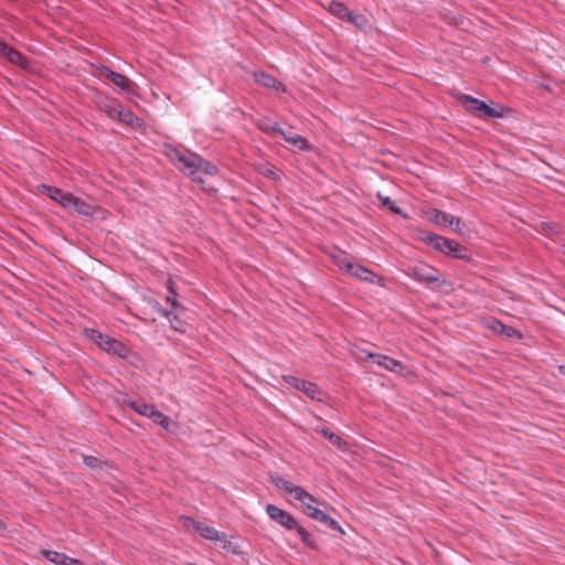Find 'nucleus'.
Instances as JSON below:
<instances>
[{
  "instance_id": "obj_1",
  "label": "nucleus",
  "mask_w": 565,
  "mask_h": 565,
  "mask_svg": "<svg viewBox=\"0 0 565 565\" xmlns=\"http://www.w3.org/2000/svg\"><path fill=\"white\" fill-rule=\"evenodd\" d=\"M285 492H288L292 498L298 501L307 514L331 530L339 532L341 535L345 534L343 527L337 520L330 516L327 512L321 510L320 505H328L326 502H320L318 498L308 492L300 486H295L285 481Z\"/></svg>"
},
{
  "instance_id": "obj_2",
  "label": "nucleus",
  "mask_w": 565,
  "mask_h": 565,
  "mask_svg": "<svg viewBox=\"0 0 565 565\" xmlns=\"http://www.w3.org/2000/svg\"><path fill=\"white\" fill-rule=\"evenodd\" d=\"M170 160L177 166V168L184 174L190 175L193 180L202 182L199 173L213 175L217 172L216 166L206 161L202 157L191 153L185 156L181 153L177 148L170 147L167 151Z\"/></svg>"
},
{
  "instance_id": "obj_3",
  "label": "nucleus",
  "mask_w": 565,
  "mask_h": 565,
  "mask_svg": "<svg viewBox=\"0 0 565 565\" xmlns=\"http://www.w3.org/2000/svg\"><path fill=\"white\" fill-rule=\"evenodd\" d=\"M179 523L181 524L184 531L189 533H196L202 539L218 544L223 550L231 551L234 554L238 553V551L233 548L232 541L227 537V535L224 532L216 530L206 522L196 520L188 515H181L179 518Z\"/></svg>"
},
{
  "instance_id": "obj_4",
  "label": "nucleus",
  "mask_w": 565,
  "mask_h": 565,
  "mask_svg": "<svg viewBox=\"0 0 565 565\" xmlns=\"http://www.w3.org/2000/svg\"><path fill=\"white\" fill-rule=\"evenodd\" d=\"M40 191L47 195L51 200L58 203L61 206L66 209H74L78 214L84 216H93L97 210V206H93L81 198L75 196L70 192H65L62 189L42 184L39 186Z\"/></svg>"
},
{
  "instance_id": "obj_5",
  "label": "nucleus",
  "mask_w": 565,
  "mask_h": 565,
  "mask_svg": "<svg viewBox=\"0 0 565 565\" xmlns=\"http://www.w3.org/2000/svg\"><path fill=\"white\" fill-rule=\"evenodd\" d=\"M100 109L113 120L117 119L120 122L136 130H143L145 122L137 117L131 110L122 108L118 103L104 105Z\"/></svg>"
},
{
  "instance_id": "obj_6",
  "label": "nucleus",
  "mask_w": 565,
  "mask_h": 565,
  "mask_svg": "<svg viewBox=\"0 0 565 565\" xmlns=\"http://www.w3.org/2000/svg\"><path fill=\"white\" fill-rule=\"evenodd\" d=\"M86 333L100 349L105 350L106 352L121 358L128 355V348L119 340L111 338L108 334L102 333L95 329L87 330Z\"/></svg>"
},
{
  "instance_id": "obj_7",
  "label": "nucleus",
  "mask_w": 565,
  "mask_h": 565,
  "mask_svg": "<svg viewBox=\"0 0 565 565\" xmlns=\"http://www.w3.org/2000/svg\"><path fill=\"white\" fill-rule=\"evenodd\" d=\"M424 242L443 254L452 256L455 258H465V248L454 239L446 238L437 234H430L424 238Z\"/></svg>"
},
{
  "instance_id": "obj_8",
  "label": "nucleus",
  "mask_w": 565,
  "mask_h": 565,
  "mask_svg": "<svg viewBox=\"0 0 565 565\" xmlns=\"http://www.w3.org/2000/svg\"><path fill=\"white\" fill-rule=\"evenodd\" d=\"M285 530L290 534L288 540L292 536L298 537L307 547L317 550L318 544L313 536L296 520L295 516L285 512Z\"/></svg>"
},
{
  "instance_id": "obj_9",
  "label": "nucleus",
  "mask_w": 565,
  "mask_h": 565,
  "mask_svg": "<svg viewBox=\"0 0 565 565\" xmlns=\"http://www.w3.org/2000/svg\"><path fill=\"white\" fill-rule=\"evenodd\" d=\"M285 383L288 384L290 387L302 392L305 395H307L312 401H317L320 403L324 402V393L322 390L315 383L305 381L299 377L295 376H285Z\"/></svg>"
},
{
  "instance_id": "obj_10",
  "label": "nucleus",
  "mask_w": 565,
  "mask_h": 565,
  "mask_svg": "<svg viewBox=\"0 0 565 565\" xmlns=\"http://www.w3.org/2000/svg\"><path fill=\"white\" fill-rule=\"evenodd\" d=\"M424 217L441 227L449 226L456 232H460V220L437 209H428L423 211Z\"/></svg>"
},
{
  "instance_id": "obj_11",
  "label": "nucleus",
  "mask_w": 565,
  "mask_h": 565,
  "mask_svg": "<svg viewBox=\"0 0 565 565\" xmlns=\"http://www.w3.org/2000/svg\"><path fill=\"white\" fill-rule=\"evenodd\" d=\"M97 68L99 70L100 76L108 78L115 86L120 88L122 92H126L128 94L135 93L136 84L125 74L111 71L109 67L103 64H99Z\"/></svg>"
},
{
  "instance_id": "obj_12",
  "label": "nucleus",
  "mask_w": 565,
  "mask_h": 565,
  "mask_svg": "<svg viewBox=\"0 0 565 565\" xmlns=\"http://www.w3.org/2000/svg\"><path fill=\"white\" fill-rule=\"evenodd\" d=\"M408 276L420 282H437L440 279L439 271L424 263L411 267Z\"/></svg>"
},
{
  "instance_id": "obj_13",
  "label": "nucleus",
  "mask_w": 565,
  "mask_h": 565,
  "mask_svg": "<svg viewBox=\"0 0 565 565\" xmlns=\"http://www.w3.org/2000/svg\"><path fill=\"white\" fill-rule=\"evenodd\" d=\"M367 358L371 359L379 366L395 373L403 374L405 371L404 365L398 360L384 354L367 353Z\"/></svg>"
},
{
  "instance_id": "obj_14",
  "label": "nucleus",
  "mask_w": 565,
  "mask_h": 565,
  "mask_svg": "<svg viewBox=\"0 0 565 565\" xmlns=\"http://www.w3.org/2000/svg\"><path fill=\"white\" fill-rule=\"evenodd\" d=\"M347 274L363 281L383 285V279L381 277L360 264L352 263V265L349 266Z\"/></svg>"
},
{
  "instance_id": "obj_15",
  "label": "nucleus",
  "mask_w": 565,
  "mask_h": 565,
  "mask_svg": "<svg viewBox=\"0 0 565 565\" xmlns=\"http://www.w3.org/2000/svg\"><path fill=\"white\" fill-rule=\"evenodd\" d=\"M509 113V109L501 104L491 102L487 104L483 102L481 105L480 116L487 118H502Z\"/></svg>"
},
{
  "instance_id": "obj_16",
  "label": "nucleus",
  "mask_w": 565,
  "mask_h": 565,
  "mask_svg": "<svg viewBox=\"0 0 565 565\" xmlns=\"http://www.w3.org/2000/svg\"><path fill=\"white\" fill-rule=\"evenodd\" d=\"M318 431L339 450H341V451L349 450L348 441L340 435L333 433L329 427H327V426L320 427L318 429Z\"/></svg>"
},
{
  "instance_id": "obj_17",
  "label": "nucleus",
  "mask_w": 565,
  "mask_h": 565,
  "mask_svg": "<svg viewBox=\"0 0 565 565\" xmlns=\"http://www.w3.org/2000/svg\"><path fill=\"white\" fill-rule=\"evenodd\" d=\"M11 63L19 65L22 68L29 67V60L26 56H24L21 52L17 51L15 49L8 46V50H6L3 54Z\"/></svg>"
},
{
  "instance_id": "obj_18",
  "label": "nucleus",
  "mask_w": 565,
  "mask_h": 565,
  "mask_svg": "<svg viewBox=\"0 0 565 565\" xmlns=\"http://www.w3.org/2000/svg\"><path fill=\"white\" fill-rule=\"evenodd\" d=\"M129 407L137 414L149 418L151 412L156 406L145 401H131L129 402Z\"/></svg>"
},
{
  "instance_id": "obj_19",
  "label": "nucleus",
  "mask_w": 565,
  "mask_h": 565,
  "mask_svg": "<svg viewBox=\"0 0 565 565\" xmlns=\"http://www.w3.org/2000/svg\"><path fill=\"white\" fill-rule=\"evenodd\" d=\"M331 258L341 270L347 273L349 266L352 265V260L349 258L348 254L342 250H335L331 254Z\"/></svg>"
},
{
  "instance_id": "obj_20",
  "label": "nucleus",
  "mask_w": 565,
  "mask_h": 565,
  "mask_svg": "<svg viewBox=\"0 0 565 565\" xmlns=\"http://www.w3.org/2000/svg\"><path fill=\"white\" fill-rule=\"evenodd\" d=\"M254 79L257 84L267 88H277L278 81L265 72H255Z\"/></svg>"
},
{
  "instance_id": "obj_21",
  "label": "nucleus",
  "mask_w": 565,
  "mask_h": 565,
  "mask_svg": "<svg viewBox=\"0 0 565 565\" xmlns=\"http://www.w3.org/2000/svg\"><path fill=\"white\" fill-rule=\"evenodd\" d=\"M149 418L152 419L156 424H158L166 430H169L172 426V420L170 419V417L164 415L159 409H157V407L153 408Z\"/></svg>"
},
{
  "instance_id": "obj_22",
  "label": "nucleus",
  "mask_w": 565,
  "mask_h": 565,
  "mask_svg": "<svg viewBox=\"0 0 565 565\" xmlns=\"http://www.w3.org/2000/svg\"><path fill=\"white\" fill-rule=\"evenodd\" d=\"M285 141H287L295 149L300 150V151L309 150L310 149L308 140L306 138H303L302 136H299V135H294V136H286L285 135Z\"/></svg>"
},
{
  "instance_id": "obj_23",
  "label": "nucleus",
  "mask_w": 565,
  "mask_h": 565,
  "mask_svg": "<svg viewBox=\"0 0 565 565\" xmlns=\"http://www.w3.org/2000/svg\"><path fill=\"white\" fill-rule=\"evenodd\" d=\"M328 10L330 13H332L333 15H335L337 18L342 19V20H345L350 12V10L345 7V4L342 2H339V1H332L329 4Z\"/></svg>"
},
{
  "instance_id": "obj_24",
  "label": "nucleus",
  "mask_w": 565,
  "mask_h": 565,
  "mask_svg": "<svg viewBox=\"0 0 565 565\" xmlns=\"http://www.w3.org/2000/svg\"><path fill=\"white\" fill-rule=\"evenodd\" d=\"M462 104L469 111L480 116L481 105L483 104L482 100H479L471 96H463Z\"/></svg>"
},
{
  "instance_id": "obj_25",
  "label": "nucleus",
  "mask_w": 565,
  "mask_h": 565,
  "mask_svg": "<svg viewBox=\"0 0 565 565\" xmlns=\"http://www.w3.org/2000/svg\"><path fill=\"white\" fill-rule=\"evenodd\" d=\"M164 316L170 320L171 327L181 333L185 332V322L180 319L177 315H173L170 311H166Z\"/></svg>"
},
{
  "instance_id": "obj_26",
  "label": "nucleus",
  "mask_w": 565,
  "mask_h": 565,
  "mask_svg": "<svg viewBox=\"0 0 565 565\" xmlns=\"http://www.w3.org/2000/svg\"><path fill=\"white\" fill-rule=\"evenodd\" d=\"M345 21H349L351 22L352 24L359 26V28H363L366 25V19L364 18V15L362 14H359V13H355L353 11H350Z\"/></svg>"
},
{
  "instance_id": "obj_27",
  "label": "nucleus",
  "mask_w": 565,
  "mask_h": 565,
  "mask_svg": "<svg viewBox=\"0 0 565 565\" xmlns=\"http://www.w3.org/2000/svg\"><path fill=\"white\" fill-rule=\"evenodd\" d=\"M267 513L268 515L278 522H282V510L274 504L267 505Z\"/></svg>"
},
{
  "instance_id": "obj_28",
  "label": "nucleus",
  "mask_w": 565,
  "mask_h": 565,
  "mask_svg": "<svg viewBox=\"0 0 565 565\" xmlns=\"http://www.w3.org/2000/svg\"><path fill=\"white\" fill-rule=\"evenodd\" d=\"M486 327L498 334H501L502 331L504 330V324L497 319L488 321L486 323Z\"/></svg>"
},
{
  "instance_id": "obj_29",
  "label": "nucleus",
  "mask_w": 565,
  "mask_h": 565,
  "mask_svg": "<svg viewBox=\"0 0 565 565\" xmlns=\"http://www.w3.org/2000/svg\"><path fill=\"white\" fill-rule=\"evenodd\" d=\"M501 334H503L510 339H513V338L521 339L522 338V334L520 331H518L516 329H514L512 327L505 326V324H504V330L502 331Z\"/></svg>"
},
{
  "instance_id": "obj_30",
  "label": "nucleus",
  "mask_w": 565,
  "mask_h": 565,
  "mask_svg": "<svg viewBox=\"0 0 565 565\" xmlns=\"http://www.w3.org/2000/svg\"><path fill=\"white\" fill-rule=\"evenodd\" d=\"M380 200L382 201L383 205L390 207V210L393 211L394 213H396V214L402 213L401 210L397 206H395V204L388 196L380 195Z\"/></svg>"
},
{
  "instance_id": "obj_31",
  "label": "nucleus",
  "mask_w": 565,
  "mask_h": 565,
  "mask_svg": "<svg viewBox=\"0 0 565 565\" xmlns=\"http://www.w3.org/2000/svg\"><path fill=\"white\" fill-rule=\"evenodd\" d=\"M167 302H169L173 309L179 308L180 303L178 301V292H174V295L169 294L167 296Z\"/></svg>"
},
{
  "instance_id": "obj_32",
  "label": "nucleus",
  "mask_w": 565,
  "mask_h": 565,
  "mask_svg": "<svg viewBox=\"0 0 565 565\" xmlns=\"http://www.w3.org/2000/svg\"><path fill=\"white\" fill-rule=\"evenodd\" d=\"M167 288L169 290V294L174 295V292H177L175 282H174V280L172 278H169L167 280Z\"/></svg>"
},
{
  "instance_id": "obj_33",
  "label": "nucleus",
  "mask_w": 565,
  "mask_h": 565,
  "mask_svg": "<svg viewBox=\"0 0 565 565\" xmlns=\"http://www.w3.org/2000/svg\"><path fill=\"white\" fill-rule=\"evenodd\" d=\"M8 44L4 43L1 39H0V54L3 55L6 50H8Z\"/></svg>"
},
{
  "instance_id": "obj_34",
  "label": "nucleus",
  "mask_w": 565,
  "mask_h": 565,
  "mask_svg": "<svg viewBox=\"0 0 565 565\" xmlns=\"http://www.w3.org/2000/svg\"><path fill=\"white\" fill-rule=\"evenodd\" d=\"M85 462H86L88 466H93V460H90V458H85Z\"/></svg>"
},
{
  "instance_id": "obj_35",
  "label": "nucleus",
  "mask_w": 565,
  "mask_h": 565,
  "mask_svg": "<svg viewBox=\"0 0 565 565\" xmlns=\"http://www.w3.org/2000/svg\"><path fill=\"white\" fill-rule=\"evenodd\" d=\"M559 372H561L563 375H565V365H561V366H559Z\"/></svg>"
},
{
  "instance_id": "obj_36",
  "label": "nucleus",
  "mask_w": 565,
  "mask_h": 565,
  "mask_svg": "<svg viewBox=\"0 0 565 565\" xmlns=\"http://www.w3.org/2000/svg\"><path fill=\"white\" fill-rule=\"evenodd\" d=\"M564 254H565V248H564Z\"/></svg>"
}]
</instances>
